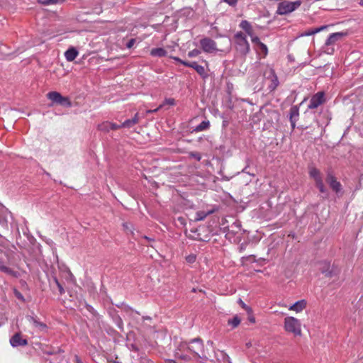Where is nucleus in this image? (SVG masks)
<instances>
[{"instance_id": "f257e3e1", "label": "nucleus", "mask_w": 363, "mask_h": 363, "mask_svg": "<svg viewBox=\"0 0 363 363\" xmlns=\"http://www.w3.org/2000/svg\"><path fill=\"white\" fill-rule=\"evenodd\" d=\"M174 356L186 362L206 358L202 340L200 338H195L189 342H179L175 350Z\"/></svg>"}, {"instance_id": "f03ea898", "label": "nucleus", "mask_w": 363, "mask_h": 363, "mask_svg": "<svg viewBox=\"0 0 363 363\" xmlns=\"http://www.w3.org/2000/svg\"><path fill=\"white\" fill-rule=\"evenodd\" d=\"M283 327L286 333H292L294 336L302 335L301 323L295 317L286 316L284 319Z\"/></svg>"}, {"instance_id": "7ed1b4c3", "label": "nucleus", "mask_w": 363, "mask_h": 363, "mask_svg": "<svg viewBox=\"0 0 363 363\" xmlns=\"http://www.w3.org/2000/svg\"><path fill=\"white\" fill-rule=\"evenodd\" d=\"M235 47L241 55L245 56L250 50V44L246 35L242 32H238L234 35Z\"/></svg>"}, {"instance_id": "20e7f679", "label": "nucleus", "mask_w": 363, "mask_h": 363, "mask_svg": "<svg viewBox=\"0 0 363 363\" xmlns=\"http://www.w3.org/2000/svg\"><path fill=\"white\" fill-rule=\"evenodd\" d=\"M302 4L301 0L293 2L281 1L277 5V13L279 15H286L296 10Z\"/></svg>"}, {"instance_id": "39448f33", "label": "nucleus", "mask_w": 363, "mask_h": 363, "mask_svg": "<svg viewBox=\"0 0 363 363\" xmlns=\"http://www.w3.org/2000/svg\"><path fill=\"white\" fill-rule=\"evenodd\" d=\"M267 70L264 72V77L268 82L267 89L270 92H272L275 91L278 87L279 85V82L274 69L269 65H267Z\"/></svg>"}, {"instance_id": "423d86ee", "label": "nucleus", "mask_w": 363, "mask_h": 363, "mask_svg": "<svg viewBox=\"0 0 363 363\" xmlns=\"http://www.w3.org/2000/svg\"><path fill=\"white\" fill-rule=\"evenodd\" d=\"M308 174L310 177L315 181L316 186L318 188L319 191L321 193L325 192L326 189L325 188L320 170L311 166L309 167Z\"/></svg>"}, {"instance_id": "0eeeda50", "label": "nucleus", "mask_w": 363, "mask_h": 363, "mask_svg": "<svg viewBox=\"0 0 363 363\" xmlns=\"http://www.w3.org/2000/svg\"><path fill=\"white\" fill-rule=\"evenodd\" d=\"M48 98L52 102L57 104L70 107L72 102L68 97L62 96L60 93L57 91H50L47 94Z\"/></svg>"}, {"instance_id": "6e6552de", "label": "nucleus", "mask_w": 363, "mask_h": 363, "mask_svg": "<svg viewBox=\"0 0 363 363\" xmlns=\"http://www.w3.org/2000/svg\"><path fill=\"white\" fill-rule=\"evenodd\" d=\"M344 35L345 33L342 32H337L330 34L325 43V52H326L328 54H333L334 52V48H330V46L333 45L338 40H340Z\"/></svg>"}, {"instance_id": "1a4fd4ad", "label": "nucleus", "mask_w": 363, "mask_h": 363, "mask_svg": "<svg viewBox=\"0 0 363 363\" xmlns=\"http://www.w3.org/2000/svg\"><path fill=\"white\" fill-rule=\"evenodd\" d=\"M200 45L203 51L207 53H213L218 51L216 43L209 38H202L200 40Z\"/></svg>"}, {"instance_id": "9d476101", "label": "nucleus", "mask_w": 363, "mask_h": 363, "mask_svg": "<svg viewBox=\"0 0 363 363\" xmlns=\"http://www.w3.org/2000/svg\"><path fill=\"white\" fill-rule=\"evenodd\" d=\"M325 94L323 91H319L314 94L311 100L310 103L308 106L309 109H314L318 108L320 105L323 104L325 102Z\"/></svg>"}, {"instance_id": "9b49d317", "label": "nucleus", "mask_w": 363, "mask_h": 363, "mask_svg": "<svg viewBox=\"0 0 363 363\" xmlns=\"http://www.w3.org/2000/svg\"><path fill=\"white\" fill-rule=\"evenodd\" d=\"M326 181L329 184L330 188L335 191L339 193L342 189L341 184L337 181L335 177L331 172H328L327 174Z\"/></svg>"}, {"instance_id": "f8f14e48", "label": "nucleus", "mask_w": 363, "mask_h": 363, "mask_svg": "<svg viewBox=\"0 0 363 363\" xmlns=\"http://www.w3.org/2000/svg\"><path fill=\"white\" fill-rule=\"evenodd\" d=\"M284 307H287L289 311L296 312V313L302 312L307 306V301L305 299L299 300L294 304L287 306L286 305H281Z\"/></svg>"}, {"instance_id": "ddd939ff", "label": "nucleus", "mask_w": 363, "mask_h": 363, "mask_svg": "<svg viewBox=\"0 0 363 363\" xmlns=\"http://www.w3.org/2000/svg\"><path fill=\"white\" fill-rule=\"evenodd\" d=\"M10 343L12 347H16L27 345L28 341L26 339L23 338L21 334L16 333L11 337Z\"/></svg>"}, {"instance_id": "4468645a", "label": "nucleus", "mask_w": 363, "mask_h": 363, "mask_svg": "<svg viewBox=\"0 0 363 363\" xmlns=\"http://www.w3.org/2000/svg\"><path fill=\"white\" fill-rule=\"evenodd\" d=\"M98 128L100 130L106 132V133L109 132L111 130H118V129L122 128L121 124L118 125L116 123L108 122V121H105V122L99 124Z\"/></svg>"}, {"instance_id": "2eb2a0df", "label": "nucleus", "mask_w": 363, "mask_h": 363, "mask_svg": "<svg viewBox=\"0 0 363 363\" xmlns=\"http://www.w3.org/2000/svg\"><path fill=\"white\" fill-rule=\"evenodd\" d=\"M299 116V109L296 106H294L290 108L289 111V119L292 129L296 127V123L298 121Z\"/></svg>"}, {"instance_id": "dca6fc26", "label": "nucleus", "mask_w": 363, "mask_h": 363, "mask_svg": "<svg viewBox=\"0 0 363 363\" xmlns=\"http://www.w3.org/2000/svg\"><path fill=\"white\" fill-rule=\"evenodd\" d=\"M27 320L30 324H32L40 331H44L47 328V325L45 323L40 322L36 318L33 316H28Z\"/></svg>"}, {"instance_id": "f3484780", "label": "nucleus", "mask_w": 363, "mask_h": 363, "mask_svg": "<svg viewBox=\"0 0 363 363\" xmlns=\"http://www.w3.org/2000/svg\"><path fill=\"white\" fill-rule=\"evenodd\" d=\"M0 271L13 277H17L18 273L7 267L4 262L0 259Z\"/></svg>"}, {"instance_id": "a211bd4d", "label": "nucleus", "mask_w": 363, "mask_h": 363, "mask_svg": "<svg viewBox=\"0 0 363 363\" xmlns=\"http://www.w3.org/2000/svg\"><path fill=\"white\" fill-rule=\"evenodd\" d=\"M79 55L77 50L74 48H69L65 52V57L67 61L72 62Z\"/></svg>"}, {"instance_id": "6ab92c4d", "label": "nucleus", "mask_w": 363, "mask_h": 363, "mask_svg": "<svg viewBox=\"0 0 363 363\" xmlns=\"http://www.w3.org/2000/svg\"><path fill=\"white\" fill-rule=\"evenodd\" d=\"M140 120L139 114L137 113L135 114L132 119L125 120L122 124V128H130L135 124L138 123Z\"/></svg>"}, {"instance_id": "aec40b11", "label": "nucleus", "mask_w": 363, "mask_h": 363, "mask_svg": "<svg viewBox=\"0 0 363 363\" xmlns=\"http://www.w3.org/2000/svg\"><path fill=\"white\" fill-rule=\"evenodd\" d=\"M240 27L243 29L249 36L252 37V34H254L253 29L251 24L247 21H242L240 23Z\"/></svg>"}, {"instance_id": "412c9836", "label": "nucleus", "mask_w": 363, "mask_h": 363, "mask_svg": "<svg viewBox=\"0 0 363 363\" xmlns=\"http://www.w3.org/2000/svg\"><path fill=\"white\" fill-rule=\"evenodd\" d=\"M167 54V52L166 51V50H164L162 48H152L150 50V55L152 57H162L166 56Z\"/></svg>"}, {"instance_id": "4be33fe9", "label": "nucleus", "mask_w": 363, "mask_h": 363, "mask_svg": "<svg viewBox=\"0 0 363 363\" xmlns=\"http://www.w3.org/2000/svg\"><path fill=\"white\" fill-rule=\"evenodd\" d=\"M210 127V122L208 121H203L199 125H198L194 130L196 132H201L208 129Z\"/></svg>"}, {"instance_id": "5701e85b", "label": "nucleus", "mask_w": 363, "mask_h": 363, "mask_svg": "<svg viewBox=\"0 0 363 363\" xmlns=\"http://www.w3.org/2000/svg\"><path fill=\"white\" fill-rule=\"evenodd\" d=\"M228 323L229 325H230L233 328H235L238 327L240 323V318L235 315L232 319H229L228 320Z\"/></svg>"}, {"instance_id": "b1692460", "label": "nucleus", "mask_w": 363, "mask_h": 363, "mask_svg": "<svg viewBox=\"0 0 363 363\" xmlns=\"http://www.w3.org/2000/svg\"><path fill=\"white\" fill-rule=\"evenodd\" d=\"M258 47H259V49L260 51V54H262V58L266 57V56L268 54V48H267V45L262 43H260V45Z\"/></svg>"}, {"instance_id": "393cba45", "label": "nucleus", "mask_w": 363, "mask_h": 363, "mask_svg": "<svg viewBox=\"0 0 363 363\" xmlns=\"http://www.w3.org/2000/svg\"><path fill=\"white\" fill-rule=\"evenodd\" d=\"M65 0H39V1L42 4L50 5V4H56L64 2Z\"/></svg>"}, {"instance_id": "a878e982", "label": "nucleus", "mask_w": 363, "mask_h": 363, "mask_svg": "<svg viewBox=\"0 0 363 363\" xmlns=\"http://www.w3.org/2000/svg\"><path fill=\"white\" fill-rule=\"evenodd\" d=\"M195 70L199 75L203 77H206V73L204 67L199 65L196 67H195Z\"/></svg>"}, {"instance_id": "bb28decb", "label": "nucleus", "mask_w": 363, "mask_h": 363, "mask_svg": "<svg viewBox=\"0 0 363 363\" xmlns=\"http://www.w3.org/2000/svg\"><path fill=\"white\" fill-rule=\"evenodd\" d=\"M201 54V51L198 49H194L188 52L189 57H195Z\"/></svg>"}, {"instance_id": "cd10ccee", "label": "nucleus", "mask_w": 363, "mask_h": 363, "mask_svg": "<svg viewBox=\"0 0 363 363\" xmlns=\"http://www.w3.org/2000/svg\"><path fill=\"white\" fill-rule=\"evenodd\" d=\"M206 216H207V213H206L205 212L199 211L196 213V220H202L206 217Z\"/></svg>"}, {"instance_id": "c85d7f7f", "label": "nucleus", "mask_w": 363, "mask_h": 363, "mask_svg": "<svg viewBox=\"0 0 363 363\" xmlns=\"http://www.w3.org/2000/svg\"><path fill=\"white\" fill-rule=\"evenodd\" d=\"M196 259V256L194 254H191L186 257V261L190 264L195 262Z\"/></svg>"}, {"instance_id": "c756f323", "label": "nucleus", "mask_w": 363, "mask_h": 363, "mask_svg": "<svg viewBox=\"0 0 363 363\" xmlns=\"http://www.w3.org/2000/svg\"><path fill=\"white\" fill-rule=\"evenodd\" d=\"M54 281L56 284V285H57V288L59 289L60 294H63L65 293L64 288L60 284V283L59 282L58 279L56 277L54 278Z\"/></svg>"}, {"instance_id": "7c9ffc66", "label": "nucleus", "mask_w": 363, "mask_h": 363, "mask_svg": "<svg viewBox=\"0 0 363 363\" xmlns=\"http://www.w3.org/2000/svg\"><path fill=\"white\" fill-rule=\"evenodd\" d=\"M184 65L188 67H191L195 69V67H196L199 65L196 62H184Z\"/></svg>"}, {"instance_id": "2f4dec72", "label": "nucleus", "mask_w": 363, "mask_h": 363, "mask_svg": "<svg viewBox=\"0 0 363 363\" xmlns=\"http://www.w3.org/2000/svg\"><path fill=\"white\" fill-rule=\"evenodd\" d=\"M251 40L253 43H255V45H257V46H259L260 45V43H262L259 38L255 35L254 34H252V37H251Z\"/></svg>"}, {"instance_id": "473e14b6", "label": "nucleus", "mask_w": 363, "mask_h": 363, "mask_svg": "<svg viewBox=\"0 0 363 363\" xmlns=\"http://www.w3.org/2000/svg\"><path fill=\"white\" fill-rule=\"evenodd\" d=\"M225 3L230 6H235L238 0H223Z\"/></svg>"}, {"instance_id": "72a5a7b5", "label": "nucleus", "mask_w": 363, "mask_h": 363, "mask_svg": "<svg viewBox=\"0 0 363 363\" xmlns=\"http://www.w3.org/2000/svg\"><path fill=\"white\" fill-rule=\"evenodd\" d=\"M135 43V40L134 38L130 39L126 44V47L128 48H131Z\"/></svg>"}, {"instance_id": "f704fd0d", "label": "nucleus", "mask_w": 363, "mask_h": 363, "mask_svg": "<svg viewBox=\"0 0 363 363\" xmlns=\"http://www.w3.org/2000/svg\"><path fill=\"white\" fill-rule=\"evenodd\" d=\"M164 102L166 104L171 105V106H173L175 104L174 99H172V98L166 99Z\"/></svg>"}, {"instance_id": "c9c22d12", "label": "nucleus", "mask_w": 363, "mask_h": 363, "mask_svg": "<svg viewBox=\"0 0 363 363\" xmlns=\"http://www.w3.org/2000/svg\"><path fill=\"white\" fill-rule=\"evenodd\" d=\"M172 59H173L174 60H175L176 62H179L180 64L183 65H184V62H186V61H184V60H181L179 57H171Z\"/></svg>"}, {"instance_id": "e433bc0d", "label": "nucleus", "mask_w": 363, "mask_h": 363, "mask_svg": "<svg viewBox=\"0 0 363 363\" xmlns=\"http://www.w3.org/2000/svg\"><path fill=\"white\" fill-rule=\"evenodd\" d=\"M14 294L18 299L23 300V296L19 291H18L17 290H14Z\"/></svg>"}, {"instance_id": "4c0bfd02", "label": "nucleus", "mask_w": 363, "mask_h": 363, "mask_svg": "<svg viewBox=\"0 0 363 363\" xmlns=\"http://www.w3.org/2000/svg\"><path fill=\"white\" fill-rule=\"evenodd\" d=\"M192 157H194L195 159H196L198 161H199L201 158V155L199 153H192Z\"/></svg>"}, {"instance_id": "58836bf2", "label": "nucleus", "mask_w": 363, "mask_h": 363, "mask_svg": "<svg viewBox=\"0 0 363 363\" xmlns=\"http://www.w3.org/2000/svg\"><path fill=\"white\" fill-rule=\"evenodd\" d=\"M326 28H327V26H320L319 28H315V32H316V33H319V32L325 30Z\"/></svg>"}, {"instance_id": "ea45409f", "label": "nucleus", "mask_w": 363, "mask_h": 363, "mask_svg": "<svg viewBox=\"0 0 363 363\" xmlns=\"http://www.w3.org/2000/svg\"><path fill=\"white\" fill-rule=\"evenodd\" d=\"M315 33H316V32H315V29H313V30H311L308 31L303 35H313Z\"/></svg>"}, {"instance_id": "a19ab883", "label": "nucleus", "mask_w": 363, "mask_h": 363, "mask_svg": "<svg viewBox=\"0 0 363 363\" xmlns=\"http://www.w3.org/2000/svg\"><path fill=\"white\" fill-rule=\"evenodd\" d=\"M262 63H261L260 62H256L255 63V67L257 69H259L261 68V67H262Z\"/></svg>"}, {"instance_id": "79ce46f5", "label": "nucleus", "mask_w": 363, "mask_h": 363, "mask_svg": "<svg viewBox=\"0 0 363 363\" xmlns=\"http://www.w3.org/2000/svg\"><path fill=\"white\" fill-rule=\"evenodd\" d=\"M4 48H5V45L1 44L0 45V51L4 52Z\"/></svg>"}, {"instance_id": "37998d69", "label": "nucleus", "mask_w": 363, "mask_h": 363, "mask_svg": "<svg viewBox=\"0 0 363 363\" xmlns=\"http://www.w3.org/2000/svg\"><path fill=\"white\" fill-rule=\"evenodd\" d=\"M166 363H177V362L172 359H168L166 361Z\"/></svg>"}, {"instance_id": "c03bdc74", "label": "nucleus", "mask_w": 363, "mask_h": 363, "mask_svg": "<svg viewBox=\"0 0 363 363\" xmlns=\"http://www.w3.org/2000/svg\"><path fill=\"white\" fill-rule=\"evenodd\" d=\"M160 107H162V106H160L159 108L155 109L154 111H148L149 113H151V112H156Z\"/></svg>"}, {"instance_id": "a18cd8bd", "label": "nucleus", "mask_w": 363, "mask_h": 363, "mask_svg": "<svg viewBox=\"0 0 363 363\" xmlns=\"http://www.w3.org/2000/svg\"><path fill=\"white\" fill-rule=\"evenodd\" d=\"M244 250L243 245H241L240 247V251L242 252Z\"/></svg>"}, {"instance_id": "49530a36", "label": "nucleus", "mask_w": 363, "mask_h": 363, "mask_svg": "<svg viewBox=\"0 0 363 363\" xmlns=\"http://www.w3.org/2000/svg\"><path fill=\"white\" fill-rule=\"evenodd\" d=\"M359 4L362 6H363V0H360L359 2Z\"/></svg>"}, {"instance_id": "de8ad7c7", "label": "nucleus", "mask_w": 363, "mask_h": 363, "mask_svg": "<svg viewBox=\"0 0 363 363\" xmlns=\"http://www.w3.org/2000/svg\"><path fill=\"white\" fill-rule=\"evenodd\" d=\"M77 363H83L79 359H77Z\"/></svg>"}, {"instance_id": "09e8293b", "label": "nucleus", "mask_w": 363, "mask_h": 363, "mask_svg": "<svg viewBox=\"0 0 363 363\" xmlns=\"http://www.w3.org/2000/svg\"><path fill=\"white\" fill-rule=\"evenodd\" d=\"M234 224H235L238 228H239V227H240V224H238V223L237 224V223H235Z\"/></svg>"}, {"instance_id": "8fccbe9b", "label": "nucleus", "mask_w": 363, "mask_h": 363, "mask_svg": "<svg viewBox=\"0 0 363 363\" xmlns=\"http://www.w3.org/2000/svg\"><path fill=\"white\" fill-rule=\"evenodd\" d=\"M203 62H205V64H206V65H208V62H207L206 60H203Z\"/></svg>"}, {"instance_id": "3c124183", "label": "nucleus", "mask_w": 363, "mask_h": 363, "mask_svg": "<svg viewBox=\"0 0 363 363\" xmlns=\"http://www.w3.org/2000/svg\"><path fill=\"white\" fill-rule=\"evenodd\" d=\"M123 226H124L125 228H128L126 224H123Z\"/></svg>"}]
</instances>
